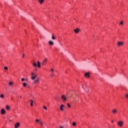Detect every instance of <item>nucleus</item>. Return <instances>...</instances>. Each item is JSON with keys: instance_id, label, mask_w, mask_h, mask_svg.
Listing matches in <instances>:
<instances>
[{"instance_id": "obj_36", "label": "nucleus", "mask_w": 128, "mask_h": 128, "mask_svg": "<svg viewBox=\"0 0 128 128\" xmlns=\"http://www.w3.org/2000/svg\"><path fill=\"white\" fill-rule=\"evenodd\" d=\"M122 73L124 74V70H122Z\"/></svg>"}, {"instance_id": "obj_2", "label": "nucleus", "mask_w": 128, "mask_h": 128, "mask_svg": "<svg viewBox=\"0 0 128 128\" xmlns=\"http://www.w3.org/2000/svg\"><path fill=\"white\" fill-rule=\"evenodd\" d=\"M51 74L50 75V76H51V78H52V76H54V70L53 68H51Z\"/></svg>"}, {"instance_id": "obj_23", "label": "nucleus", "mask_w": 128, "mask_h": 128, "mask_svg": "<svg viewBox=\"0 0 128 128\" xmlns=\"http://www.w3.org/2000/svg\"><path fill=\"white\" fill-rule=\"evenodd\" d=\"M52 40H56V37H54V36H52Z\"/></svg>"}, {"instance_id": "obj_8", "label": "nucleus", "mask_w": 128, "mask_h": 128, "mask_svg": "<svg viewBox=\"0 0 128 128\" xmlns=\"http://www.w3.org/2000/svg\"><path fill=\"white\" fill-rule=\"evenodd\" d=\"M112 114H118V110H116V108L112 110Z\"/></svg>"}, {"instance_id": "obj_20", "label": "nucleus", "mask_w": 128, "mask_h": 128, "mask_svg": "<svg viewBox=\"0 0 128 128\" xmlns=\"http://www.w3.org/2000/svg\"><path fill=\"white\" fill-rule=\"evenodd\" d=\"M72 124L73 126H76V122H73Z\"/></svg>"}, {"instance_id": "obj_34", "label": "nucleus", "mask_w": 128, "mask_h": 128, "mask_svg": "<svg viewBox=\"0 0 128 128\" xmlns=\"http://www.w3.org/2000/svg\"><path fill=\"white\" fill-rule=\"evenodd\" d=\"M24 54H23L22 56V58H24Z\"/></svg>"}, {"instance_id": "obj_21", "label": "nucleus", "mask_w": 128, "mask_h": 128, "mask_svg": "<svg viewBox=\"0 0 128 128\" xmlns=\"http://www.w3.org/2000/svg\"><path fill=\"white\" fill-rule=\"evenodd\" d=\"M43 108L45 110H48V108L46 106H44Z\"/></svg>"}, {"instance_id": "obj_38", "label": "nucleus", "mask_w": 128, "mask_h": 128, "mask_svg": "<svg viewBox=\"0 0 128 128\" xmlns=\"http://www.w3.org/2000/svg\"><path fill=\"white\" fill-rule=\"evenodd\" d=\"M20 98H22V96H20Z\"/></svg>"}, {"instance_id": "obj_33", "label": "nucleus", "mask_w": 128, "mask_h": 128, "mask_svg": "<svg viewBox=\"0 0 128 128\" xmlns=\"http://www.w3.org/2000/svg\"><path fill=\"white\" fill-rule=\"evenodd\" d=\"M34 72H32V76H34Z\"/></svg>"}, {"instance_id": "obj_30", "label": "nucleus", "mask_w": 128, "mask_h": 128, "mask_svg": "<svg viewBox=\"0 0 128 128\" xmlns=\"http://www.w3.org/2000/svg\"><path fill=\"white\" fill-rule=\"evenodd\" d=\"M126 98H128V94H126V96H125Z\"/></svg>"}, {"instance_id": "obj_37", "label": "nucleus", "mask_w": 128, "mask_h": 128, "mask_svg": "<svg viewBox=\"0 0 128 128\" xmlns=\"http://www.w3.org/2000/svg\"><path fill=\"white\" fill-rule=\"evenodd\" d=\"M40 122H42L40 121L39 122V124H40Z\"/></svg>"}, {"instance_id": "obj_17", "label": "nucleus", "mask_w": 128, "mask_h": 128, "mask_svg": "<svg viewBox=\"0 0 128 128\" xmlns=\"http://www.w3.org/2000/svg\"><path fill=\"white\" fill-rule=\"evenodd\" d=\"M38 2H40V4L44 2V0H38Z\"/></svg>"}, {"instance_id": "obj_7", "label": "nucleus", "mask_w": 128, "mask_h": 128, "mask_svg": "<svg viewBox=\"0 0 128 128\" xmlns=\"http://www.w3.org/2000/svg\"><path fill=\"white\" fill-rule=\"evenodd\" d=\"M1 114H6V110H4V108H2L1 110Z\"/></svg>"}, {"instance_id": "obj_18", "label": "nucleus", "mask_w": 128, "mask_h": 128, "mask_svg": "<svg viewBox=\"0 0 128 128\" xmlns=\"http://www.w3.org/2000/svg\"><path fill=\"white\" fill-rule=\"evenodd\" d=\"M0 98H4V96L3 94H1L0 95Z\"/></svg>"}, {"instance_id": "obj_5", "label": "nucleus", "mask_w": 128, "mask_h": 128, "mask_svg": "<svg viewBox=\"0 0 128 128\" xmlns=\"http://www.w3.org/2000/svg\"><path fill=\"white\" fill-rule=\"evenodd\" d=\"M90 74L88 72H86L84 74V77L85 78H90Z\"/></svg>"}, {"instance_id": "obj_25", "label": "nucleus", "mask_w": 128, "mask_h": 128, "mask_svg": "<svg viewBox=\"0 0 128 128\" xmlns=\"http://www.w3.org/2000/svg\"><path fill=\"white\" fill-rule=\"evenodd\" d=\"M4 70H8V67H6V66H4Z\"/></svg>"}, {"instance_id": "obj_32", "label": "nucleus", "mask_w": 128, "mask_h": 128, "mask_svg": "<svg viewBox=\"0 0 128 128\" xmlns=\"http://www.w3.org/2000/svg\"><path fill=\"white\" fill-rule=\"evenodd\" d=\"M40 126H43V124H42V122H40Z\"/></svg>"}, {"instance_id": "obj_4", "label": "nucleus", "mask_w": 128, "mask_h": 128, "mask_svg": "<svg viewBox=\"0 0 128 128\" xmlns=\"http://www.w3.org/2000/svg\"><path fill=\"white\" fill-rule=\"evenodd\" d=\"M124 46L123 42H120L118 43V46Z\"/></svg>"}, {"instance_id": "obj_27", "label": "nucleus", "mask_w": 128, "mask_h": 128, "mask_svg": "<svg viewBox=\"0 0 128 128\" xmlns=\"http://www.w3.org/2000/svg\"><path fill=\"white\" fill-rule=\"evenodd\" d=\"M23 86H26V83H23Z\"/></svg>"}, {"instance_id": "obj_24", "label": "nucleus", "mask_w": 128, "mask_h": 128, "mask_svg": "<svg viewBox=\"0 0 128 128\" xmlns=\"http://www.w3.org/2000/svg\"><path fill=\"white\" fill-rule=\"evenodd\" d=\"M8 84H9L10 86H12L13 83H12V82H9Z\"/></svg>"}, {"instance_id": "obj_13", "label": "nucleus", "mask_w": 128, "mask_h": 128, "mask_svg": "<svg viewBox=\"0 0 128 128\" xmlns=\"http://www.w3.org/2000/svg\"><path fill=\"white\" fill-rule=\"evenodd\" d=\"M35 84H38V82H40V78H38L34 80Z\"/></svg>"}, {"instance_id": "obj_15", "label": "nucleus", "mask_w": 128, "mask_h": 128, "mask_svg": "<svg viewBox=\"0 0 128 128\" xmlns=\"http://www.w3.org/2000/svg\"><path fill=\"white\" fill-rule=\"evenodd\" d=\"M37 62L38 68H40V61H38Z\"/></svg>"}, {"instance_id": "obj_10", "label": "nucleus", "mask_w": 128, "mask_h": 128, "mask_svg": "<svg viewBox=\"0 0 128 128\" xmlns=\"http://www.w3.org/2000/svg\"><path fill=\"white\" fill-rule=\"evenodd\" d=\"M74 32H76V34H78L80 32V29L76 28L74 30Z\"/></svg>"}, {"instance_id": "obj_35", "label": "nucleus", "mask_w": 128, "mask_h": 128, "mask_svg": "<svg viewBox=\"0 0 128 128\" xmlns=\"http://www.w3.org/2000/svg\"><path fill=\"white\" fill-rule=\"evenodd\" d=\"M60 128H64L62 126H59Z\"/></svg>"}, {"instance_id": "obj_31", "label": "nucleus", "mask_w": 128, "mask_h": 128, "mask_svg": "<svg viewBox=\"0 0 128 128\" xmlns=\"http://www.w3.org/2000/svg\"><path fill=\"white\" fill-rule=\"evenodd\" d=\"M22 82H24V78H22V80H21Z\"/></svg>"}, {"instance_id": "obj_6", "label": "nucleus", "mask_w": 128, "mask_h": 128, "mask_svg": "<svg viewBox=\"0 0 128 128\" xmlns=\"http://www.w3.org/2000/svg\"><path fill=\"white\" fill-rule=\"evenodd\" d=\"M64 105L62 104L60 108V110L64 111Z\"/></svg>"}, {"instance_id": "obj_12", "label": "nucleus", "mask_w": 128, "mask_h": 128, "mask_svg": "<svg viewBox=\"0 0 128 128\" xmlns=\"http://www.w3.org/2000/svg\"><path fill=\"white\" fill-rule=\"evenodd\" d=\"M48 44H49L50 46H54V42H52V40L49 41Z\"/></svg>"}, {"instance_id": "obj_22", "label": "nucleus", "mask_w": 128, "mask_h": 128, "mask_svg": "<svg viewBox=\"0 0 128 128\" xmlns=\"http://www.w3.org/2000/svg\"><path fill=\"white\" fill-rule=\"evenodd\" d=\"M123 24H124V21H122L120 24V26H122Z\"/></svg>"}, {"instance_id": "obj_29", "label": "nucleus", "mask_w": 128, "mask_h": 128, "mask_svg": "<svg viewBox=\"0 0 128 128\" xmlns=\"http://www.w3.org/2000/svg\"><path fill=\"white\" fill-rule=\"evenodd\" d=\"M36 122H40V120L38 119L36 120Z\"/></svg>"}, {"instance_id": "obj_28", "label": "nucleus", "mask_w": 128, "mask_h": 128, "mask_svg": "<svg viewBox=\"0 0 128 128\" xmlns=\"http://www.w3.org/2000/svg\"><path fill=\"white\" fill-rule=\"evenodd\" d=\"M67 106H68V108H70V106H71L70 104H68V103L67 104Z\"/></svg>"}, {"instance_id": "obj_1", "label": "nucleus", "mask_w": 128, "mask_h": 128, "mask_svg": "<svg viewBox=\"0 0 128 128\" xmlns=\"http://www.w3.org/2000/svg\"><path fill=\"white\" fill-rule=\"evenodd\" d=\"M124 124V122L122 121H119L118 123V126H120V128H122Z\"/></svg>"}, {"instance_id": "obj_3", "label": "nucleus", "mask_w": 128, "mask_h": 128, "mask_svg": "<svg viewBox=\"0 0 128 128\" xmlns=\"http://www.w3.org/2000/svg\"><path fill=\"white\" fill-rule=\"evenodd\" d=\"M61 98L62 100H64V102H66V96L64 95H62L61 96Z\"/></svg>"}, {"instance_id": "obj_19", "label": "nucleus", "mask_w": 128, "mask_h": 128, "mask_svg": "<svg viewBox=\"0 0 128 128\" xmlns=\"http://www.w3.org/2000/svg\"><path fill=\"white\" fill-rule=\"evenodd\" d=\"M6 109L7 110H10V106H8V105H7V106H6Z\"/></svg>"}, {"instance_id": "obj_9", "label": "nucleus", "mask_w": 128, "mask_h": 128, "mask_svg": "<svg viewBox=\"0 0 128 128\" xmlns=\"http://www.w3.org/2000/svg\"><path fill=\"white\" fill-rule=\"evenodd\" d=\"M46 62H48V58H45L44 60L43 61L42 64L45 65L46 64Z\"/></svg>"}, {"instance_id": "obj_16", "label": "nucleus", "mask_w": 128, "mask_h": 128, "mask_svg": "<svg viewBox=\"0 0 128 128\" xmlns=\"http://www.w3.org/2000/svg\"><path fill=\"white\" fill-rule=\"evenodd\" d=\"M36 78V75L34 76H32L31 78L32 80H34V78Z\"/></svg>"}, {"instance_id": "obj_14", "label": "nucleus", "mask_w": 128, "mask_h": 128, "mask_svg": "<svg viewBox=\"0 0 128 128\" xmlns=\"http://www.w3.org/2000/svg\"><path fill=\"white\" fill-rule=\"evenodd\" d=\"M30 106H34V100H30Z\"/></svg>"}, {"instance_id": "obj_11", "label": "nucleus", "mask_w": 128, "mask_h": 128, "mask_svg": "<svg viewBox=\"0 0 128 128\" xmlns=\"http://www.w3.org/2000/svg\"><path fill=\"white\" fill-rule=\"evenodd\" d=\"M20 122H18L17 124H16L14 125V128H18V126H20Z\"/></svg>"}, {"instance_id": "obj_26", "label": "nucleus", "mask_w": 128, "mask_h": 128, "mask_svg": "<svg viewBox=\"0 0 128 128\" xmlns=\"http://www.w3.org/2000/svg\"><path fill=\"white\" fill-rule=\"evenodd\" d=\"M33 66H38V64H36V63H34Z\"/></svg>"}]
</instances>
